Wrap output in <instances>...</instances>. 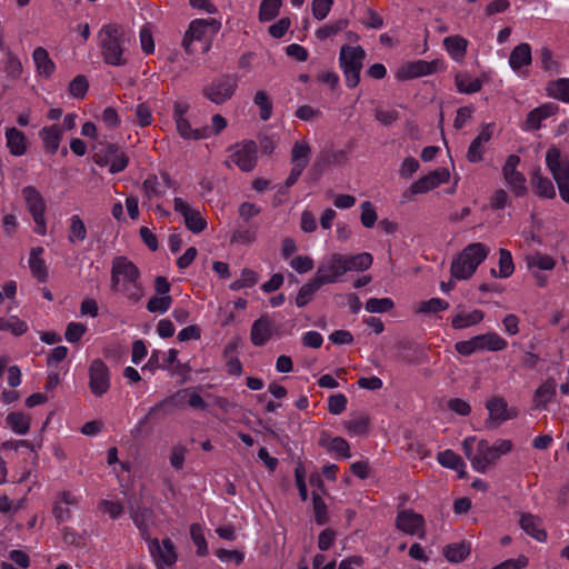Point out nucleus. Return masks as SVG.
Here are the masks:
<instances>
[{
  "mask_svg": "<svg viewBox=\"0 0 569 569\" xmlns=\"http://www.w3.org/2000/svg\"><path fill=\"white\" fill-rule=\"evenodd\" d=\"M138 267L127 257L113 258L111 266V290L122 292L132 302H138L143 297Z\"/></svg>",
  "mask_w": 569,
  "mask_h": 569,
  "instance_id": "nucleus-1",
  "label": "nucleus"
},
{
  "mask_svg": "<svg viewBox=\"0 0 569 569\" xmlns=\"http://www.w3.org/2000/svg\"><path fill=\"white\" fill-rule=\"evenodd\" d=\"M101 56L107 64L121 67L127 64L124 49V29L117 23H109L99 31Z\"/></svg>",
  "mask_w": 569,
  "mask_h": 569,
  "instance_id": "nucleus-2",
  "label": "nucleus"
},
{
  "mask_svg": "<svg viewBox=\"0 0 569 569\" xmlns=\"http://www.w3.org/2000/svg\"><path fill=\"white\" fill-rule=\"evenodd\" d=\"M490 250L481 242L468 244L452 261L451 277L457 280H467L472 277L478 266L488 257Z\"/></svg>",
  "mask_w": 569,
  "mask_h": 569,
  "instance_id": "nucleus-3",
  "label": "nucleus"
},
{
  "mask_svg": "<svg viewBox=\"0 0 569 569\" xmlns=\"http://www.w3.org/2000/svg\"><path fill=\"white\" fill-rule=\"evenodd\" d=\"M366 51L362 47L345 44L340 49L339 64L346 78L348 88H356L360 82V73L363 68Z\"/></svg>",
  "mask_w": 569,
  "mask_h": 569,
  "instance_id": "nucleus-4",
  "label": "nucleus"
},
{
  "mask_svg": "<svg viewBox=\"0 0 569 569\" xmlns=\"http://www.w3.org/2000/svg\"><path fill=\"white\" fill-rule=\"evenodd\" d=\"M220 23L212 19L210 21L198 19L190 23L189 29L183 38V47L187 53L193 54L200 50L202 53L207 52L210 48V37L208 29L211 28L216 32Z\"/></svg>",
  "mask_w": 569,
  "mask_h": 569,
  "instance_id": "nucleus-5",
  "label": "nucleus"
},
{
  "mask_svg": "<svg viewBox=\"0 0 569 569\" xmlns=\"http://www.w3.org/2000/svg\"><path fill=\"white\" fill-rule=\"evenodd\" d=\"M512 442L508 439H500L490 446L485 439L477 445L476 458H472V467L479 472H486L487 468L493 466L501 455H507L512 450Z\"/></svg>",
  "mask_w": 569,
  "mask_h": 569,
  "instance_id": "nucleus-6",
  "label": "nucleus"
},
{
  "mask_svg": "<svg viewBox=\"0 0 569 569\" xmlns=\"http://www.w3.org/2000/svg\"><path fill=\"white\" fill-rule=\"evenodd\" d=\"M238 88V79L231 74H223L213 79L202 88V94L214 104H222L230 100Z\"/></svg>",
  "mask_w": 569,
  "mask_h": 569,
  "instance_id": "nucleus-7",
  "label": "nucleus"
},
{
  "mask_svg": "<svg viewBox=\"0 0 569 569\" xmlns=\"http://www.w3.org/2000/svg\"><path fill=\"white\" fill-rule=\"evenodd\" d=\"M21 192L27 208L36 223L34 232L40 236H44L47 232V223L44 218L47 206L43 197L33 186L24 187Z\"/></svg>",
  "mask_w": 569,
  "mask_h": 569,
  "instance_id": "nucleus-8",
  "label": "nucleus"
},
{
  "mask_svg": "<svg viewBox=\"0 0 569 569\" xmlns=\"http://www.w3.org/2000/svg\"><path fill=\"white\" fill-rule=\"evenodd\" d=\"M187 396L186 390H180L174 395L167 397L162 401L156 403L153 407L149 409L147 415L139 420L138 425L132 430V435L138 437L141 433L143 426L148 425L152 420H157L158 418H163L170 413V408L181 407L184 402V398Z\"/></svg>",
  "mask_w": 569,
  "mask_h": 569,
  "instance_id": "nucleus-9",
  "label": "nucleus"
},
{
  "mask_svg": "<svg viewBox=\"0 0 569 569\" xmlns=\"http://www.w3.org/2000/svg\"><path fill=\"white\" fill-rule=\"evenodd\" d=\"M94 161L98 166H110L109 171L112 174L122 172L129 163L128 156L116 143H107L94 156Z\"/></svg>",
  "mask_w": 569,
  "mask_h": 569,
  "instance_id": "nucleus-10",
  "label": "nucleus"
},
{
  "mask_svg": "<svg viewBox=\"0 0 569 569\" xmlns=\"http://www.w3.org/2000/svg\"><path fill=\"white\" fill-rule=\"evenodd\" d=\"M486 409L489 412V419L486 421L488 428H497L519 415V410L516 407H509L506 399L500 396L490 398L486 402Z\"/></svg>",
  "mask_w": 569,
  "mask_h": 569,
  "instance_id": "nucleus-11",
  "label": "nucleus"
},
{
  "mask_svg": "<svg viewBox=\"0 0 569 569\" xmlns=\"http://www.w3.org/2000/svg\"><path fill=\"white\" fill-rule=\"evenodd\" d=\"M89 389L96 397H102L110 389V370L103 360L93 359L88 368Z\"/></svg>",
  "mask_w": 569,
  "mask_h": 569,
  "instance_id": "nucleus-12",
  "label": "nucleus"
},
{
  "mask_svg": "<svg viewBox=\"0 0 569 569\" xmlns=\"http://www.w3.org/2000/svg\"><path fill=\"white\" fill-rule=\"evenodd\" d=\"M520 158L517 154H510L502 167V176L516 197H523L528 192L525 176L517 170Z\"/></svg>",
  "mask_w": 569,
  "mask_h": 569,
  "instance_id": "nucleus-13",
  "label": "nucleus"
},
{
  "mask_svg": "<svg viewBox=\"0 0 569 569\" xmlns=\"http://www.w3.org/2000/svg\"><path fill=\"white\" fill-rule=\"evenodd\" d=\"M147 541L158 569H162V566L171 567L177 561V552L171 539H163L161 545L157 538H150Z\"/></svg>",
  "mask_w": 569,
  "mask_h": 569,
  "instance_id": "nucleus-14",
  "label": "nucleus"
},
{
  "mask_svg": "<svg viewBox=\"0 0 569 569\" xmlns=\"http://www.w3.org/2000/svg\"><path fill=\"white\" fill-rule=\"evenodd\" d=\"M345 273L346 268H343L341 261V253H333L318 267L315 277L318 282L325 286L337 282Z\"/></svg>",
  "mask_w": 569,
  "mask_h": 569,
  "instance_id": "nucleus-15",
  "label": "nucleus"
},
{
  "mask_svg": "<svg viewBox=\"0 0 569 569\" xmlns=\"http://www.w3.org/2000/svg\"><path fill=\"white\" fill-rule=\"evenodd\" d=\"M546 163L557 183L569 180V158L557 147L547 150Z\"/></svg>",
  "mask_w": 569,
  "mask_h": 569,
  "instance_id": "nucleus-16",
  "label": "nucleus"
},
{
  "mask_svg": "<svg viewBox=\"0 0 569 569\" xmlns=\"http://www.w3.org/2000/svg\"><path fill=\"white\" fill-rule=\"evenodd\" d=\"M173 209L182 214L186 227L193 233H200L206 229V219L198 210L192 209L182 198H174Z\"/></svg>",
  "mask_w": 569,
  "mask_h": 569,
  "instance_id": "nucleus-17",
  "label": "nucleus"
},
{
  "mask_svg": "<svg viewBox=\"0 0 569 569\" xmlns=\"http://www.w3.org/2000/svg\"><path fill=\"white\" fill-rule=\"evenodd\" d=\"M442 67V62L439 60L433 61H425L418 60L410 62L403 67H401L396 77L399 80H407L412 78H418L421 76H428L433 72H437Z\"/></svg>",
  "mask_w": 569,
  "mask_h": 569,
  "instance_id": "nucleus-18",
  "label": "nucleus"
},
{
  "mask_svg": "<svg viewBox=\"0 0 569 569\" xmlns=\"http://www.w3.org/2000/svg\"><path fill=\"white\" fill-rule=\"evenodd\" d=\"M450 173L448 169H438L429 172L428 174L421 177L416 182H413L408 190L411 194L426 193L430 190H433L441 183H446L449 181Z\"/></svg>",
  "mask_w": 569,
  "mask_h": 569,
  "instance_id": "nucleus-19",
  "label": "nucleus"
},
{
  "mask_svg": "<svg viewBox=\"0 0 569 569\" xmlns=\"http://www.w3.org/2000/svg\"><path fill=\"white\" fill-rule=\"evenodd\" d=\"M257 143L252 140L244 141L242 146L231 154V160L244 172H250L257 164Z\"/></svg>",
  "mask_w": 569,
  "mask_h": 569,
  "instance_id": "nucleus-20",
  "label": "nucleus"
},
{
  "mask_svg": "<svg viewBox=\"0 0 569 569\" xmlns=\"http://www.w3.org/2000/svg\"><path fill=\"white\" fill-rule=\"evenodd\" d=\"M79 499L69 490H62L56 496L52 513L58 523L66 522L72 518L71 506H77Z\"/></svg>",
  "mask_w": 569,
  "mask_h": 569,
  "instance_id": "nucleus-21",
  "label": "nucleus"
},
{
  "mask_svg": "<svg viewBox=\"0 0 569 569\" xmlns=\"http://www.w3.org/2000/svg\"><path fill=\"white\" fill-rule=\"evenodd\" d=\"M396 527L400 531L413 536L423 529L425 519L421 515L416 513L413 510H402L397 515Z\"/></svg>",
  "mask_w": 569,
  "mask_h": 569,
  "instance_id": "nucleus-22",
  "label": "nucleus"
},
{
  "mask_svg": "<svg viewBox=\"0 0 569 569\" xmlns=\"http://www.w3.org/2000/svg\"><path fill=\"white\" fill-rule=\"evenodd\" d=\"M272 321L267 315L261 316L251 326L250 340L256 347L264 346L272 337Z\"/></svg>",
  "mask_w": 569,
  "mask_h": 569,
  "instance_id": "nucleus-23",
  "label": "nucleus"
},
{
  "mask_svg": "<svg viewBox=\"0 0 569 569\" xmlns=\"http://www.w3.org/2000/svg\"><path fill=\"white\" fill-rule=\"evenodd\" d=\"M521 529L538 541L547 539V532L541 528L542 520L532 513H522L519 520Z\"/></svg>",
  "mask_w": 569,
  "mask_h": 569,
  "instance_id": "nucleus-24",
  "label": "nucleus"
},
{
  "mask_svg": "<svg viewBox=\"0 0 569 569\" xmlns=\"http://www.w3.org/2000/svg\"><path fill=\"white\" fill-rule=\"evenodd\" d=\"M37 72L40 77L50 78L56 70V64L49 57V52L43 47L34 49L32 54Z\"/></svg>",
  "mask_w": 569,
  "mask_h": 569,
  "instance_id": "nucleus-25",
  "label": "nucleus"
},
{
  "mask_svg": "<svg viewBox=\"0 0 569 569\" xmlns=\"http://www.w3.org/2000/svg\"><path fill=\"white\" fill-rule=\"evenodd\" d=\"M39 136L43 141L46 152L54 154L62 139V130L57 124H53L42 128Z\"/></svg>",
  "mask_w": 569,
  "mask_h": 569,
  "instance_id": "nucleus-26",
  "label": "nucleus"
},
{
  "mask_svg": "<svg viewBox=\"0 0 569 569\" xmlns=\"http://www.w3.org/2000/svg\"><path fill=\"white\" fill-rule=\"evenodd\" d=\"M531 184L538 196L547 199L556 197L552 181L548 177H543L539 168L535 169L531 174Z\"/></svg>",
  "mask_w": 569,
  "mask_h": 569,
  "instance_id": "nucleus-27",
  "label": "nucleus"
},
{
  "mask_svg": "<svg viewBox=\"0 0 569 569\" xmlns=\"http://www.w3.org/2000/svg\"><path fill=\"white\" fill-rule=\"evenodd\" d=\"M319 445L323 448H327L328 451L335 452L342 458L350 457L349 443L342 437L330 438V436L325 431L321 433Z\"/></svg>",
  "mask_w": 569,
  "mask_h": 569,
  "instance_id": "nucleus-28",
  "label": "nucleus"
},
{
  "mask_svg": "<svg viewBox=\"0 0 569 569\" xmlns=\"http://www.w3.org/2000/svg\"><path fill=\"white\" fill-rule=\"evenodd\" d=\"M131 518L140 531L142 539L150 540L149 522L153 518V511L148 507H139L131 511Z\"/></svg>",
  "mask_w": 569,
  "mask_h": 569,
  "instance_id": "nucleus-29",
  "label": "nucleus"
},
{
  "mask_svg": "<svg viewBox=\"0 0 569 569\" xmlns=\"http://www.w3.org/2000/svg\"><path fill=\"white\" fill-rule=\"evenodd\" d=\"M7 147L12 156L20 157L27 151V139L23 132L12 127L6 131Z\"/></svg>",
  "mask_w": 569,
  "mask_h": 569,
  "instance_id": "nucleus-30",
  "label": "nucleus"
},
{
  "mask_svg": "<svg viewBox=\"0 0 569 569\" xmlns=\"http://www.w3.org/2000/svg\"><path fill=\"white\" fill-rule=\"evenodd\" d=\"M43 251L42 247L32 248L29 258L31 273L40 282H46L48 279V268L44 260L41 258Z\"/></svg>",
  "mask_w": 569,
  "mask_h": 569,
  "instance_id": "nucleus-31",
  "label": "nucleus"
},
{
  "mask_svg": "<svg viewBox=\"0 0 569 569\" xmlns=\"http://www.w3.org/2000/svg\"><path fill=\"white\" fill-rule=\"evenodd\" d=\"M531 47L528 43L516 46L509 57V64L515 71H519L522 67L531 63Z\"/></svg>",
  "mask_w": 569,
  "mask_h": 569,
  "instance_id": "nucleus-32",
  "label": "nucleus"
},
{
  "mask_svg": "<svg viewBox=\"0 0 569 569\" xmlns=\"http://www.w3.org/2000/svg\"><path fill=\"white\" fill-rule=\"evenodd\" d=\"M558 107L553 103H546L531 110L526 120V124L531 130L540 128L541 121L556 113Z\"/></svg>",
  "mask_w": 569,
  "mask_h": 569,
  "instance_id": "nucleus-33",
  "label": "nucleus"
},
{
  "mask_svg": "<svg viewBox=\"0 0 569 569\" xmlns=\"http://www.w3.org/2000/svg\"><path fill=\"white\" fill-rule=\"evenodd\" d=\"M372 256L368 252L358 253L355 256L341 254L343 268L347 271H365L372 264Z\"/></svg>",
  "mask_w": 569,
  "mask_h": 569,
  "instance_id": "nucleus-34",
  "label": "nucleus"
},
{
  "mask_svg": "<svg viewBox=\"0 0 569 569\" xmlns=\"http://www.w3.org/2000/svg\"><path fill=\"white\" fill-rule=\"evenodd\" d=\"M176 126L178 133L183 139H193V140H201L206 139L211 136V130L209 127H203L199 129H192L191 124L188 119H177Z\"/></svg>",
  "mask_w": 569,
  "mask_h": 569,
  "instance_id": "nucleus-35",
  "label": "nucleus"
},
{
  "mask_svg": "<svg viewBox=\"0 0 569 569\" xmlns=\"http://www.w3.org/2000/svg\"><path fill=\"white\" fill-rule=\"evenodd\" d=\"M471 552V546L469 542H456L443 547L442 553L445 558L450 562H461Z\"/></svg>",
  "mask_w": 569,
  "mask_h": 569,
  "instance_id": "nucleus-36",
  "label": "nucleus"
},
{
  "mask_svg": "<svg viewBox=\"0 0 569 569\" xmlns=\"http://www.w3.org/2000/svg\"><path fill=\"white\" fill-rule=\"evenodd\" d=\"M556 381L548 379L538 387L533 395V403L536 408H546L556 395Z\"/></svg>",
  "mask_w": 569,
  "mask_h": 569,
  "instance_id": "nucleus-37",
  "label": "nucleus"
},
{
  "mask_svg": "<svg viewBox=\"0 0 569 569\" xmlns=\"http://www.w3.org/2000/svg\"><path fill=\"white\" fill-rule=\"evenodd\" d=\"M483 312L481 310H473L469 313L459 312L451 319V326L456 330L466 329L478 325L483 320Z\"/></svg>",
  "mask_w": 569,
  "mask_h": 569,
  "instance_id": "nucleus-38",
  "label": "nucleus"
},
{
  "mask_svg": "<svg viewBox=\"0 0 569 569\" xmlns=\"http://www.w3.org/2000/svg\"><path fill=\"white\" fill-rule=\"evenodd\" d=\"M443 44L453 60L461 61L465 58L468 47V41L465 38L460 36L447 37Z\"/></svg>",
  "mask_w": 569,
  "mask_h": 569,
  "instance_id": "nucleus-39",
  "label": "nucleus"
},
{
  "mask_svg": "<svg viewBox=\"0 0 569 569\" xmlns=\"http://www.w3.org/2000/svg\"><path fill=\"white\" fill-rule=\"evenodd\" d=\"M244 223H238V226L232 231L230 241L232 243H242L249 244L253 242L257 238V227L249 226Z\"/></svg>",
  "mask_w": 569,
  "mask_h": 569,
  "instance_id": "nucleus-40",
  "label": "nucleus"
},
{
  "mask_svg": "<svg viewBox=\"0 0 569 569\" xmlns=\"http://www.w3.org/2000/svg\"><path fill=\"white\" fill-rule=\"evenodd\" d=\"M322 287L313 277L309 282L305 283L298 291L296 305L299 308L307 306L315 297L316 292Z\"/></svg>",
  "mask_w": 569,
  "mask_h": 569,
  "instance_id": "nucleus-41",
  "label": "nucleus"
},
{
  "mask_svg": "<svg viewBox=\"0 0 569 569\" xmlns=\"http://www.w3.org/2000/svg\"><path fill=\"white\" fill-rule=\"evenodd\" d=\"M477 337L481 350L501 351L507 348V341L496 332H488Z\"/></svg>",
  "mask_w": 569,
  "mask_h": 569,
  "instance_id": "nucleus-42",
  "label": "nucleus"
},
{
  "mask_svg": "<svg viewBox=\"0 0 569 569\" xmlns=\"http://www.w3.org/2000/svg\"><path fill=\"white\" fill-rule=\"evenodd\" d=\"M455 83L459 92L468 94L479 92L482 87L479 79H473L467 73H458Z\"/></svg>",
  "mask_w": 569,
  "mask_h": 569,
  "instance_id": "nucleus-43",
  "label": "nucleus"
},
{
  "mask_svg": "<svg viewBox=\"0 0 569 569\" xmlns=\"http://www.w3.org/2000/svg\"><path fill=\"white\" fill-rule=\"evenodd\" d=\"M0 331H10L13 336L19 337L28 331V325L17 316H10L8 318L1 317Z\"/></svg>",
  "mask_w": 569,
  "mask_h": 569,
  "instance_id": "nucleus-44",
  "label": "nucleus"
},
{
  "mask_svg": "<svg viewBox=\"0 0 569 569\" xmlns=\"http://www.w3.org/2000/svg\"><path fill=\"white\" fill-rule=\"evenodd\" d=\"M6 421L19 435H26L30 429V417L23 412H11L7 416Z\"/></svg>",
  "mask_w": 569,
  "mask_h": 569,
  "instance_id": "nucleus-45",
  "label": "nucleus"
},
{
  "mask_svg": "<svg viewBox=\"0 0 569 569\" xmlns=\"http://www.w3.org/2000/svg\"><path fill=\"white\" fill-rule=\"evenodd\" d=\"M548 94L565 101L569 102V79L561 78L555 81H550L547 86Z\"/></svg>",
  "mask_w": 569,
  "mask_h": 569,
  "instance_id": "nucleus-46",
  "label": "nucleus"
},
{
  "mask_svg": "<svg viewBox=\"0 0 569 569\" xmlns=\"http://www.w3.org/2000/svg\"><path fill=\"white\" fill-rule=\"evenodd\" d=\"M282 0H262L259 7V20L268 22L279 14Z\"/></svg>",
  "mask_w": 569,
  "mask_h": 569,
  "instance_id": "nucleus-47",
  "label": "nucleus"
},
{
  "mask_svg": "<svg viewBox=\"0 0 569 569\" xmlns=\"http://www.w3.org/2000/svg\"><path fill=\"white\" fill-rule=\"evenodd\" d=\"M311 148L305 140L297 141L291 150V162L293 164L303 163L307 167L310 160Z\"/></svg>",
  "mask_w": 569,
  "mask_h": 569,
  "instance_id": "nucleus-48",
  "label": "nucleus"
},
{
  "mask_svg": "<svg viewBox=\"0 0 569 569\" xmlns=\"http://www.w3.org/2000/svg\"><path fill=\"white\" fill-rule=\"evenodd\" d=\"M529 269L537 268L539 270H552L556 261L551 256L536 252L526 258Z\"/></svg>",
  "mask_w": 569,
  "mask_h": 569,
  "instance_id": "nucleus-49",
  "label": "nucleus"
},
{
  "mask_svg": "<svg viewBox=\"0 0 569 569\" xmlns=\"http://www.w3.org/2000/svg\"><path fill=\"white\" fill-rule=\"evenodd\" d=\"M86 238L87 228L84 226V222L78 214L72 216L70 218L68 240L71 243H74L76 241H83Z\"/></svg>",
  "mask_w": 569,
  "mask_h": 569,
  "instance_id": "nucleus-50",
  "label": "nucleus"
},
{
  "mask_svg": "<svg viewBox=\"0 0 569 569\" xmlns=\"http://www.w3.org/2000/svg\"><path fill=\"white\" fill-rule=\"evenodd\" d=\"M369 417L366 415H358L343 422L345 428L352 435H365L369 428Z\"/></svg>",
  "mask_w": 569,
  "mask_h": 569,
  "instance_id": "nucleus-51",
  "label": "nucleus"
},
{
  "mask_svg": "<svg viewBox=\"0 0 569 569\" xmlns=\"http://www.w3.org/2000/svg\"><path fill=\"white\" fill-rule=\"evenodd\" d=\"M142 190L148 200L161 198L164 196V190L160 188L159 179L156 174H149L142 182Z\"/></svg>",
  "mask_w": 569,
  "mask_h": 569,
  "instance_id": "nucleus-52",
  "label": "nucleus"
},
{
  "mask_svg": "<svg viewBox=\"0 0 569 569\" xmlns=\"http://www.w3.org/2000/svg\"><path fill=\"white\" fill-rule=\"evenodd\" d=\"M253 102L260 110V119L263 121L269 120L272 114V101L268 93L263 90L258 91L253 98Z\"/></svg>",
  "mask_w": 569,
  "mask_h": 569,
  "instance_id": "nucleus-53",
  "label": "nucleus"
},
{
  "mask_svg": "<svg viewBox=\"0 0 569 569\" xmlns=\"http://www.w3.org/2000/svg\"><path fill=\"white\" fill-rule=\"evenodd\" d=\"M437 460L441 466L453 470H459L460 468L465 467L461 457L450 449L439 452Z\"/></svg>",
  "mask_w": 569,
  "mask_h": 569,
  "instance_id": "nucleus-54",
  "label": "nucleus"
},
{
  "mask_svg": "<svg viewBox=\"0 0 569 569\" xmlns=\"http://www.w3.org/2000/svg\"><path fill=\"white\" fill-rule=\"evenodd\" d=\"M349 24L347 19H339L333 23L326 24L316 31V36L320 40H325L332 36H336L340 31L345 30Z\"/></svg>",
  "mask_w": 569,
  "mask_h": 569,
  "instance_id": "nucleus-55",
  "label": "nucleus"
},
{
  "mask_svg": "<svg viewBox=\"0 0 569 569\" xmlns=\"http://www.w3.org/2000/svg\"><path fill=\"white\" fill-rule=\"evenodd\" d=\"M190 536L193 543L197 546V555L203 557L208 553V546L203 536L202 527L199 523L190 526Z\"/></svg>",
  "mask_w": 569,
  "mask_h": 569,
  "instance_id": "nucleus-56",
  "label": "nucleus"
},
{
  "mask_svg": "<svg viewBox=\"0 0 569 569\" xmlns=\"http://www.w3.org/2000/svg\"><path fill=\"white\" fill-rule=\"evenodd\" d=\"M89 82L83 74H78L68 87L69 93L77 99H83L88 92Z\"/></svg>",
  "mask_w": 569,
  "mask_h": 569,
  "instance_id": "nucleus-57",
  "label": "nucleus"
},
{
  "mask_svg": "<svg viewBox=\"0 0 569 569\" xmlns=\"http://www.w3.org/2000/svg\"><path fill=\"white\" fill-rule=\"evenodd\" d=\"M513 271L515 266L510 251L501 248L499 250V277L508 278L513 273Z\"/></svg>",
  "mask_w": 569,
  "mask_h": 569,
  "instance_id": "nucleus-58",
  "label": "nucleus"
},
{
  "mask_svg": "<svg viewBox=\"0 0 569 569\" xmlns=\"http://www.w3.org/2000/svg\"><path fill=\"white\" fill-rule=\"evenodd\" d=\"M312 506L316 523L320 526L326 525L329 520L327 506L323 499L317 493L312 496Z\"/></svg>",
  "mask_w": 569,
  "mask_h": 569,
  "instance_id": "nucleus-59",
  "label": "nucleus"
},
{
  "mask_svg": "<svg viewBox=\"0 0 569 569\" xmlns=\"http://www.w3.org/2000/svg\"><path fill=\"white\" fill-rule=\"evenodd\" d=\"M449 308V303L440 298H431L427 301H422L419 305L418 312L421 313H436L438 311H445Z\"/></svg>",
  "mask_w": 569,
  "mask_h": 569,
  "instance_id": "nucleus-60",
  "label": "nucleus"
},
{
  "mask_svg": "<svg viewBox=\"0 0 569 569\" xmlns=\"http://www.w3.org/2000/svg\"><path fill=\"white\" fill-rule=\"evenodd\" d=\"M395 303L390 298H370L366 302L368 312H387L393 308Z\"/></svg>",
  "mask_w": 569,
  "mask_h": 569,
  "instance_id": "nucleus-61",
  "label": "nucleus"
},
{
  "mask_svg": "<svg viewBox=\"0 0 569 569\" xmlns=\"http://www.w3.org/2000/svg\"><path fill=\"white\" fill-rule=\"evenodd\" d=\"M360 220L365 228H372L378 219L377 212L370 201H365L360 206Z\"/></svg>",
  "mask_w": 569,
  "mask_h": 569,
  "instance_id": "nucleus-62",
  "label": "nucleus"
},
{
  "mask_svg": "<svg viewBox=\"0 0 569 569\" xmlns=\"http://www.w3.org/2000/svg\"><path fill=\"white\" fill-rule=\"evenodd\" d=\"M187 451V448L182 445H176L171 448L169 459L174 470L179 471L183 468Z\"/></svg>",
  "mask_w": 569,
  "mask_h": 569,
  "instance_id": "nucleus-63",
  "label": "nucleus"
},
{
  "mask_svg": "<svg viewBox=\"0 0 569 569\" xmlns=\"http://www.w3.org/2000/svg\"><path fill=\"white\" fill-rule=\"evenodd\" d=\"M171 303L172 298L170 296L152 297L147 303V309L150 312H166Z\"/></svg>",
  "mask_w": 569,
  "mask_h": 569,
  "instance_id": "nucleus-64",
  "label": "nucleus"
}]
</instances>
